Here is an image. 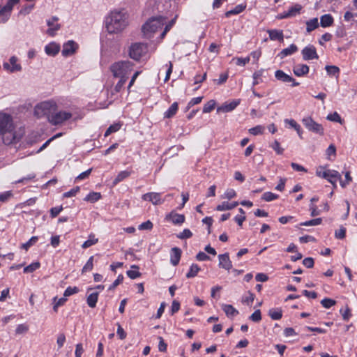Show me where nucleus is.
<instances>
[{"label":"nucleus","instance_id":"nucleus-1","mask_svg":"<svg viewBox=\"0 0 357 357\" xmlns=\"http://www.w3.org/2000/svg\"><path fill=\"white\" fill-rule=\"evenodd\" d=\"M103 25L107 34L120 36L129 25V14L123 8L112 9L105 16Z\"/></svg>","mask_w":357,"mask_h":357},{"label":"nucleus","instance_id":"nucleus-2","mask_svg":"<svg viewBox=\"0 0 357 357\" xmlns=\"http://www.w3.org/2000/svg\"><path fill=\"white\" fill-rule=\"evenodd\" d=\"M24 133V129L15 125L10 114L0 112V137L3 144L9 145L17 143Z\"/></svg>","mask_w":357,"mask_h":357},{"label":"nucleus","instance_id":"nucleus-3","mask_svg":"<svg viewBox=\"0 0 357 357\" xmlns=\"http://www.w3.org/2000/svg\"><path fill=\"white\" fill-rule=\"evenodd\" d=\"M165 18L161 16L151 17L142 26V31L144 38L150 39L161 31L165 24Z\"/></svg>","mask_w":357,"mask_h":357},{"label":"nucleus","instance_id":"nucleus-4","mask_svg":"<svg viewBox=\"0 0 357 357\" xmlns=\"http://www.w3.org/2000/svg\"><path fill=\"white\" fill-rule=\"evenodd\" d=\"M133 70V63L129 61H121L114 63L110 70L114 77L128 79V75Z\"/></svg>","mask_w":357,"mask_h":357},{"label":"nucleus","instance_id":"nucleus-5","mask_svg":"<svg viewBox=\"0 0 357 357\" xmlns=\"http://www.w3.org/2000/svg\"><path fill=\"white\" fill-rule=\"evenodd\" d=\"M56 110L57 105L54 100L43 101L35 106L34 115L37 118L47 117L49 121V117L53 116Z\"/></svg>","mask_w":357,"mask_h":357},{"label":"nucleus","instance_id":"nucleus-6","mask_svg":"<svg viewBox=\"0 0 357 357\" xmlns=\"http://www.w3.org/2000/svg\"><path fill=\"white\" fill-rule=\"evenodd\" d=\"M73 116V114L71 112L68 111H59L55 112L53 114V116H50L49 117V122L54 125H61L63 124L66 121L71 119Z\"/></svg>","mask_w":357,"mask_h":357},{"label":"nucleus","instance_id":"nucleus-7","mask_svg":"<svg viewBox=\"0 0 357 357\" xmlns=\"http://www.w3.org/2000/svg\"><path fill=\"white\" fill-rule=\"evenodd\" d=\"M316 175L326 179L328 182L334 178H341V175L337 171L326 169L324 166H319L317 168Z\"/></svg>","mask_w":357,"mask_h":357},{"label":"nucleus","instance_id":"nucleus-8","mask_svg":"<svg viewBox=\"0 0 357 357\" xmlns=\"http://www.w3.org/2000/svg\"><path fill=\"white\" fill-rule=\"evenodd\" d=\"M147 52V46L141 43H136L132 44L130 47L129 55L135 59L139 60Z\"/></svg>","mask_w":357,"mask_h":357},{"label":"nucleus","instance_id":"nucleus-9","mask_svg":"<svg viewBox=\"0 0 357 357\" xmlns=\"http://www.w3.org/2000/svg\"><path fill=\"white\" fill-rule=\"evenodd\" d=\"M302 123L304 126L310 132L319 134L320 135H324L323 126L314 121L312 117L306 116L302 119Z\"/></svg>","mask_w":357,"mask_h":357},{"label":"nucleus","instance_id":"nucleus-10","mask_svg":"<svg viewBox=\"0 0 357 357\" xmlns=\"http://www.w3.org/2000/svg\"><path fill=\"white\" fill-rule=\"evenodd\" d=\"M59 18L56 16H52L46 20V24L48 29L46 33L52 37L56 35L57 32L61 29V25L59 23Z\"/></svg>","mask_w":357,"mask_h":357},{"label":"nucleus","instance_id":"nucleus-11","mask_svg":"<svg viewBox=\"0 0 357 357\" xmlns=\"http://www.w3.org/2000/svg\"><path fill=\"white\" fill-rule=\"evenodd\" d=\"M3 68L6 71L10 73L20 72L22 69L19 62V59L16 56H12L8 61H5L3 63Z\"/></svg>","mask_w":357,"mask_h":357},{"label":"nucleus","instance_id":"nucleus-12","mask_svg":"<svg viewBox=\"0 0 357 357\" xmlns=\"http://www.w3.org/2000/svg\"><path fill=\"white\" fill-rule=\"evenodd\" d=\"M79 47L78 44L74 40H68L63 45L62 55L65 57H68L73 55Z\"/></svg>","mask_w":357,"mask_h":357},{"label":"nucleus","instance_id":"nucleus-13","mask_svg":"<svg viewBox=\"0 0 357 357\" xmlns=\"http://www.w3.org/2000/svg\"><path fill=\"white\" fill-rule=\"evenodd\" d=\"M241 102L240 99L233 100L230 102H225L218 107L217 112L227 113L233 111Z\"/></svg>","mask_w":357,"mask_h":357},{"label":"nucleus","instance_id":"nucleus-14","mask_svg":"<svg viewBox=\"0 0 357 357\" xmlns=\"http://www.w3.org/2000/svg\"><path fill=\"white\" fill-rule=\"evenodd\" d=\"M219 267L229 271L232 268V262L229 259L228 253H225L218 255Z\"/></svg>","mask_w":357,"mask_h":357},{"label":"nucleus","instance_id":"nucleus-15","mask_svg":"<svg viewBox=\"0 0 357 357\" xmlns=\"http://www.w3.org/2000/svg\"><path fill=\"white\" fill-rule=\"evenodd\" d=\"M142 199L151 202L154 205H158L163 203L160 194L158 192H149L142 196Z\"/></svg>","mask_w":357,"mask_h":357},{"label":"nucleus","instance_id":"nucleus-16","mask_svg":"<svg viewBox=\"0 0 357 357\" xmlns=\"http://www.w3.org/2000/svg\"><path fill=\"white\" fill-rule=\"evenodd\" d=\"M302 54L304 60H311L318 58L316 49L312 45L305 47L302 50Z\"/></svg>","mask_w":357,"mask_h":357},{"label":"nucleus","instance_id":"nucleus-17","mask_svg":"<svg viewBox=\"0 0 357 357\" xmlns=\"http://www.w3.org/2000/svg\"><path fill=\"white\" fill-rule=\"evenodd\" d=\"M165 219L168 221L172 222L174 225H181L185 221V216L182 214L176 213L172 211L166 215Z\"/></svg>","mask_w":357,"mask_h":357},{"label":"nucleus","instance_id":"nucleus-18","mask_svg":"<svg viewBox=\"0 0 357 357\" xmlns=\"http://www.w3.org/2000/svg\"><path fill=\"white\" fill-rule=\"evenodd\" d=\"M60 51V45L56 42H51L45 46V52L50 56H56Z\"/></svg>","mask_w":357,"mask_h":357},{"label":"nucleus","instance_id":"nucleus-19","mask_svg":"<svg viewBox=\"0 0 357 357\" xmlns=\"http://www.w3.org/2000/svg\"><path fill=\"white\" fill-rule=\"evenodd\" d=\"M12 10H13L6 5H0V24L6 23L9 20Z\"/></svg>","mask_w":357,"mask_h":357},{"label":"nucleus","instance_id":"nucleus-20","mask_svg":"<svg viewBox=\"0 0 357 357\" xmlns=\"http://www.w3.org/2000/svg\"><path fill=\"white\" fill-rule=\"evenodd\" d=\"M181 250L178 248H173L171 250L170 261L173 266H176L180 261Z\"/></svg>","mask_w":357,"mask_h":357},{"label":"nucleus","instance_id":"nucleus-21","mask_svg":"<svg viewBox=\"0 0 357 357\" xmlns=\"http://www.w3.org/2000/svg\"><path fill=\"white\" fill-rule=\"evenodd\" d=\"M293 71L296 76L301 77L308 73L309 67L305 64H298L294 67Z\"/></svg>","mask_w":357,"mask_h":357},{"label":"nucleus","instance_id":"nucleus-22","mask_svg":"<svg viewBox=\"0 0 357 357\" xmlns=\"http://www.w3.org/2000/svg\"><path fill=\"white\" fill-rule=\"evenodd\" d=\"M275 78L283 82H291L293 81V77L290 75L286 74L284 71L281 70H278L275 72Z\"/></svg>","mask_w":357,"mask_h":357},{"label":"nucleus","instance_id":"nucleus-23","mask_svg":"<svg viewBox=\"0 0 357 357\" xmlns=\"http://www.w3.org/2000/svg\"><path fill=\"white\" fill-rule=\"evenodd\" d=\"M222 309L228 317H234L238 314V311L231 305L222 304Z\"/></svg>","mask_w":357,"mask_h":357},{"label":"nucleus","instance_id":"nucleus-24","mask_svg":"<svg viewBox=\"0 0 357 357\" xmlns=\"http://www.w3.org/2000/svg\"><path fill=\"white\" fill-rule=\"evenodd\" d=\"M271 40H283V32L282 30L270 29L267 31Z\"/></svg>","mask_w":357,"mask_h":357},{"label":"nucleus","instance_id":"nucleus-25","mask_svg":"<svg viewBox=\"0 0 357 357\" xmlns=\"http://www.w3.org/2000/svg\"><path fill=\"white\" fill-rule=\"evenodd\" d=\"M334 22V19L330 14H325L320 18V25L324 27L331 26Z\"/></svg>","mask_w":357,"mask_h":357},{"label":"nucleus","instance_id":"nucleus-26","mask_svg":"<svg viewBox=\"0 0 357 357\" xmlns=\"http://www.w3.org/2000/svg\"><path fill=\"white\" fill-rule=\"evenodd\" d=\"M297 51H298L297 46L294 44H291L288 47L283 49L279 54V56H280L281 59H283L285 56L293 54L294 53L296 52Z\"/></svg>","mask_w":357,"mask_h":357},{"label":"nucleus","instance_id":"nucleus-27","mask_svg":"<svg viewBox=\"0 0 357 357\" xmlns=\"http://www.w3.org/2000/svg\"><path fill=\"white\" fill-rule=\"evenodd\" d=\"M98 295L99 292H93L87 296L86 303L90 307L93 308L96 306Z\"/></svg>","mask_w":357,"mask_h":357},{"label":"nucleus","instance_id":"nucleus-28","mask_svg":"<svg viewBox=\"0 0 357 357\" xmlns=\"http://www.w3.org/2000/svg\"><path fill=\"white\" fill-rule=\"evenodd\" d=\"M318 18L314 17L306 22V31L310 33L319 27Z\"/></svg>","mask_w":357,"mask_h":357},{"label":"nucleus","instance_id":"nucleus-29","mask_svg":"<svg viewBox=\"0 0 357 357\" xmlns=\"http://www.w3.org/2000/svg\"><path fill=\"white\" fill-rule=\"evenodd\" d=\"M98 242V238L96 237L95 234H91L89 236V238L84 242L82 245V248L84 249L88 248Z\"/></svg>","mask_w":357,"mask_h":357},{"label":"nucleus","instance_id":"nucleus-30","mask_svg":"<svg viewBox=\"0 0 357 357\" xmlns=\"http://www.w3.org/2000/svg\"><path fill=\"white\" fill-rule=\"evenodd\" d=\"M268 315L273 320H279L282 317V310L281 308H271L268 311Z\"/></svg>","mask_w":357,"mask_h":357},{"label":"nucleus","instance_id":"nucleus-31","mask_svg":"<svg viewBox=\"0 0 357 357\" xmlns=\"http://www.w3.org/2000/svg\"><path fill=\"white\" fill-rule=\"evenodd\" d=\"M264 72V69H260L259 70L255 71L253 73V75H252V78H253L252 85L253 86H256L263 82L262 76H263Z\"/></svg>","mask_w":357,"mask_h":357},{"label":"nucleus","instance_id":"nucleus-32","mask_svg":"<svg viewBox=\"0 0 357 357\" xmlns=\"http://www.w3.org/2000/svg\"><path fill=\"white\" fill-rule=\"evenodd\" d=\"M131 172L128 170L120 172L113 181V186L116 185L119 182L123 181L130 175Z\"/></svg>","mask_w":357,"mask_h":357},{"label":"nucleus","instance_id":"nucleus-33","mask_svg":"<svg viewBox=\"0 0 357 357\" xmlns=\"http://www.w3.org/2000/svg\"><path fill=\"white\" fill-rule=\"evenodd\" d=\"M178 108V103L177 102H174L169 107V108L164 113V117L165 118H167V119L172 118L177 112Z\"/></svg>","mask_w":357,"mask_h":357},{"label":"nucleus","instance_id":"nucleus-34","mask_svg":"<svg viewBox=\"0 0 357 357\" xmlns=\"http://www.w3.org/2000/svg\"><path fill=\"white\" fill-rule=\"evenodd\" d=\"M199 271V266L196 264H192L190 267L189 271L186 274V278H192L195 277L198 274Z\"/></svg>","mask_w":357,"mask_h":357},{"label":"nucleus","instance_id":"nucleus-35","mask_svg":"<svg viewBox=\"0 0 357 357\" xmlns=\"http://www.w3.org/2000/svg\"><path fill=\"white\" fill-rule=\"evenodd\" d=\"M303 7L300 4H295L293 6L290 7L287 11L290 17H294L298 15L301 13Z\"/></svg>","mask_w":357,"mask_h":357},{"label":"nucleus","instance_id":"nucleus-36","mask_svg":"<svg viewBox=\"0 0 357 357\" xmlns=\"http://www.w3.org/2000/svg\"><path fill=\"white\" fill-rule=\"evenodd\" d=\"M326 70L328 75L338 77L340 74V68L336 66H326Z\"/></svg>","mask_w":357,"mask_h":357},{"label":"nucleus","instance_id":"nucleus-37","mask_svg":"<svg viewBox=\"0 0 357 357\" xmlns=\"http://www.w3.org/2000/svg\"><path fill=\"white\" fill-rule=\"evenodd\" d=\"M245 8V6L242 4L237 5L234 9L227 11L225 13L226 17H229L231 15H237L243 12Z\"/></svg>","mask_w":357,"mask_h":357},{"label":"nucleus","instance_id":"nucleus-38","mask_svg":"<svg viewBox=\"0 0 357 357\" xmlns=\"http://www.w3.org/2000/svg\"><path fill=\"white\" fill-rule=\"evenodd\" d=\"M101 197V195L99 192H90L86 197L84 198V200L86 202H90L91 203L96 202L99 200Z\"/></svg>","mask_w":357,"mask_h":357},{"label":"nucleus","instance_id":"nucleus-39","mask_svg":"<svg viewBox=\"0 0 357 357\" xmlns=\"http://www.w3.org/2000/svg\"><path fill=\"white\" fill-rule=\"evenodd\" d=\"M255 295L250 291H248L246 295L243 296L242 298V303L244 304H247L248 305H250L254 300H255Z\"/></svg>","mask_w":357,"mask_h":357},{"label":"nucleus","instance_id":"nucleus-40","mask_svg":"<svg viewBox=\"0 0 357 357\" xmlns=\"http://www.w3.org/2000/svg\"><path fill=\"white\" fill-rule=\"evenodd\" d=\"M327 120L333 121V122H337L341 124L343 123V121L340 116V114L337 112H334L333 113L329 114L327 117Z\"/></svg>","mask_w":357,"mask_h":357},{"label":"nucleus","instance_id":"nucleus-41","mask_svg":"<svg viewBox=\"0 0 357 357\" xmlns=\"http://www.w3.org/2000/svg\"><path fill=\"white\" fill-rule=\"evenodd\" d=\"M264 127L263 126H257L248 130L250 134L252 135H262L264 132Z\"/></svg>","mask_w":357,"mask_h":357},{"label":"nucleus","instance_id":"nucleus-42","mask_svg":"<svg viewBox=\"0 0 357 357\" xmlns=\"http://www.w3.org/2000/svg\"><path fill=\"white\" fill-rule=\"evenodd\" d=\"M132 268H135L136 270H129L127 271L128 276L131 279H136L141 275V273L138 271V266L135 265H132L131 266Z\"/></svg>","mask_w":357,"mask_h":357},{"label":"nucleus","instance_id":"nucleus-43","mask_svg":"<svg viewBox=\"0 0 357 357\" xmlns=\"http://www.w3.org/2000/svg\"><path fill=\"white\" fill-rule=\"evenodd\" d=\"M38 240V236H32L27 242L21 245V248L27 250L30 247L36 244Z\"/></svg>","mask_w":357,"mask_h":357},{"label":"nucleus","instance_id":"nucleus-44","mask_svg":"<svg viewBox=\"0 0 357 357\" xmlns=\"http://www.w3.org/2000/svg\"><path fill=\"white\" fill-rule=\"evenodd\" d=\"M215 104H216V102L214 100H209L204 105L203 112L204 113L211 112L215 108Z\"/></svg>","mask_w":357,"mask_h":357},{"label":"nucleus","instance_id":"nucleus-45","mask_svg":"<svg viewBox=\"0 0 357 357\" xmlns=\"http://www.w3.org/2000/svg\"><path fill=\"white\" fill-rule=\"evenodd\" d=\"M175 20H176V17L173 20H172L168 24H167L165 26V29H163V31L160 33V40H162L165 35L167 34V33L170 30V29L172 27V26L175 23Z\"/></svg>","mask_w":357,"mask_h":357},{"label":"nucleus","instance_id":"nucleus-46","mask_svg":"<svg viewBox=\"0 0 357 357\" xmlns=\"http://www.w3.org/2000/svg\"><path fill=\"white\" fill-rule=\"evenodd\" d=\"M40 266V264L39 262L31 263L24 268V273H33L36 270L38 269Z\"/></svg>","mask_w":357,"mask_h":357},{"label":"nucleus","instance_id":"nucleus-47","mask_svg":"<svg viewBox=\"0 0 357 357\" xmlns=\"http://www.w3.org/2000/svg\"><path fill=\"white\" fill-rule=\"evenodd\" d=\"M322 222V219L320 218H316V219H313V220H308V221H305V222H301V225L302 226H316V225H321Z\"/></svg>","mask_w":357,"mask_h":357},{"label":"nucleus","instance_id":"nucleus-48","mask_svg":"<svg viewBox=\"0 0 357 357\" xmlns=\"http://www.w3.org/2000/svg\"><path fill=\"white\" fill-rule=\"evenodd\" d=\"M322 306L326 309H329L336 304V301L333 299L325 298L321 301Z\"/></svg>","mask_w":357,"mask_h":357},{"label":"nucleus","instance_id":"nucleus-49","mask_svg":"<svg viewBox=\"0 0 357 357\" xmlns=\"http://www.w3.org/2000/svg\"><path fill=\"white\" fill-rule=\"evenodd\" d=\"M121 128L120 123H114L111 125L107 130L105 131V137L109 136L110 134L117 132Z\"/></svg>","mask_w":357,"mask_h":357},{"label":"nucleus","instance_id":"nucleus-50","mask_svg":"<svg viewBox=\"0 0 357 357\" xmlns=\"http://www.w3.org/2000/svg\"><path fill=\"white\" fill-rule=\"evenodd\" d=\"M236 196V192L234 189H227L224 194L221 196L222 199H231Z\"/></svg>","mask_w":357,"mask_h":357},{"label":"nucleus","instance_id":"nucleus-51","mask_svg":"<svg viewBox=\"0 0 357 357\" xmlns=\"http://www.w3.org/2000/svg\"><path fill=\"white\" fill-rule=\"evenodd\" d=\"M278 198V195L271 192H264L261 199L266 202H271Z\"/></svg>","mask_w":357,"mask_h":357},{"label":"nucleus","instance_id":"nucleus-52","mask_svg":"<svg viewBox=\"0 0 357 357\" xmlns=\"http://www.w3.org/2000/svg\"><path fill=\"white\" fill-rule=\"evenodd\" d=\"M93 257L91 256L89 257L86 264L82 268V273L90 271L93 269Z\"/></svg>","mask_w":357,"mask_h":357},{"label":"nucleus","instance_id":"nucleus-53","mask_svg":"<svg viewBox=\"0 0 357 357\" xmlns=\"http://www.w3.org/2000/svg\"><path fill=\"white\" fill-rule=\"evenodd\" d=\"M233 60H236V64L237 66H244L250 62V56H247L245 58L238 57V58L234 59Z\"/></svg>","mask_w":357,"mask_h":357},{"label":"nucleus","instance_id":"nucleus-54","mask_svg":"<svg viewBox=\"0 0 357 357\" xmlns=\"http://www.w3.org/2000/svg\"><path fill=\"white\" fill-rule=\"evenodd\" d=\"M216 210L218 211H225L231 210L230 203L228 202H223L216 206Z\"/></svg>","mask_w":357,"mask_h":357},{"label":"nucleus","instance_id":"nucleus-55","mask_svg":"<svg viewBox=\"0 0 357 357\" xmlns=\"http://www.w3.org/2000/svg\"><path fill=\"white\" fill-rule=\"evenodd\" d=\"M250 319L254 322H259L261 320V311L259 310H255L250 317Z\"/></svg>","mask_w":357,"mask_h":357},{"label":"nucleus","instance_id":"nucleus-56","mask_svg":"<svg viewBox=\"0 0 357 357\" xmlns=\"http://www.w3.org/2000/svg\"><path fill=\"white\" fill-rule=\"evenodd\" d=\"M192 236V233L189 229H185L181 233L177 235V237L180 239L189 238Z\"/></svg>","mask_w":357,"mask_h":357},{"label":"nucleus","instance_id":"nucleus-57","mask_svg":"<svg viewBox=\"0 0 357 357\" xmlns=\"http://www.w3.org/2000/svg\"><path fill=\"white\" fill-rule=\"evenodd\" d=\"M79 190H80L79 187L77 186V187L71 189L70 190L65 192L63 195V197L65 198L75 197L79 192Z\"/></svg>","mask_w":357,"mask_h":357},{"label":"nucleus","instance_id":"nucleus-58","mask_svg":"<svg viewBox=\"0 0 357 357\" xmlns=\"http://www.w3.org/2000/svg\"><path fill=\"white\" fill-rule=\"evenodd\" d=\"M340 312L342 316L343 319L345 321H348L351 317V310L347 306L344 310L341 309Z\"/></svg>","mask_w":357,"mask_h":357},{"label":"nucleus","instance_id":"nucleus-59","mask_svg":"<svg viewBox=\"0 0 357 357\" xmlns=\"http://www.w3.org/2000/svg\"><path fill=\"white\" fill-rule=\"evenodd\" d=\"M346 236V229L341 227L339 229L335 231V236L338 239H343Z\"/></svg>","mask_w":357,"mask_h":357},{"label":"nucleus","instance_id":"nucleus-60","mask_svg":"<svg viewBox=\"0 0 357 357\" xmlns=\"http://www.w3.org/2000/svg\"><path fill=\"white\" fill-rule=\"evenodd\" d=\"M153 223L150 220H147L138 227L139 230H151L153 228Z\"/></svg>","mask_w":357,"mask_h":357},{"label":"nucleus","instance_id":"nucleus-61","mask_svg":"<svg viewBox=\"0 0 357 357\" xmlns=\"http://www.w3.org/2000/svg\"><path fill=\"white\" fill-rule=\"evenodd\" d=\"M271 147L278 153L282 154L284 151V149L280 146V143L275 140L273 144H271Z\"/></svg>","mask_w":357,"mask_h":357},{"label":"nucleus","instance_id":"nucleus-62","mask_svg":"<svg viewBox=\"0 0 357 357\" xmlns=\"http://www.w3.org/2000/svg\"><path fill=\"white\" fill-rule=\"evenodd\" d=\"M13 197L12 191H6L0 194V202H5Z\"/></svg>","mask_w":357,"mask_h":357},{"label":"nucleus","instance_id":"nucleus-63","mask_svg":"<svg viewBox=\"0 0 357 357\" xmlns=\"http://www.w3.org/2000/svg\"><path fill=\"white\" fill-rule=\"evenodd\" d=\"M79 291V289L76 287H68L64 291L63 296L65 297L70 296L75 294H77Z\"/></svg>","mask_w":357,"mask_h":357},{"label":"nucleus","instance_id":"nucleus-64","mask_svg":"<svg viewBox=\"0 0 357 357\" xmlns=\"http://www.w3.org/2000/svg\"><path fill=\"white\" fill-rule=\"evenodd\" d=\"M29 331V326L24 324H19L15 330L17 334H23Z\"/></svg>","mask_w":357,"mask_h":357}]
</instances>
